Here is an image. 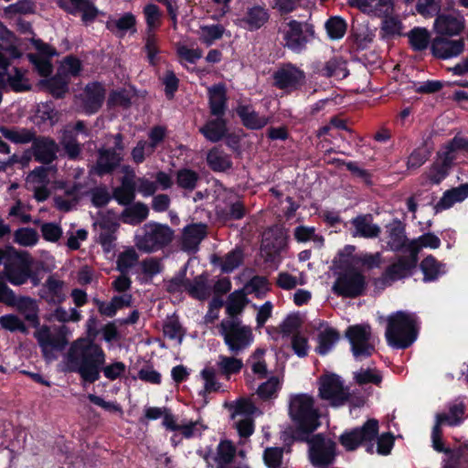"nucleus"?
<instances>
[{
  "instance_id": "obj_1",
  "label": "nucleus",
  "mask_w": 468,
  "mask_h": 468,
  "mask_svg": "<svg viewBox=\"0 0 468 468\" xmlns=\"http://www.w3.org/2000/svg\"><path fill=\"white\" fill-rule=\"evenodd\" d=\"M289 416L293 428L283 432L285 445H291L293 441H308L311 434L321 425V414L315 407L314 399L305 393L296 394L291 398Z\"/></svg>"
},
{
  "instance_id": "obj_2",
  "label": "nucleus",
  "mask_w": 468,
  "mask_h": 468,
  "mask_svg": "<svg viewBox=\"0 0 468 468\" xmlns=\"http://www.w3.org/2000/svg\"><path fill=\"white\" fill-rule=\"evenodd\" d=\"M379 424L376 419L367 420L362 426L345 431L338 438L339 443L347 451L353 452L364 447L369 454L388 455L394 447L395 436L392 432H385L378 436Z\"/></svg>"
},
{
  "instance_id": "obj_3",
  "label": "nucleus",
  "mask_w": 468,
  "mask_h": 468,
  "mask_svg": "<svg viewBox=\"0 0 468 468\" xmlns=\"http://www.w3.org/2000/svg\"><path fill=\"white\" fill-rule=\"evenodd\" d=\"M418 335L416 314L397 311L388 315L385 337L389 346L396 349H407L417 340Z\"/></svg>"
},
{
  "instance_id": "obj_4",
  "label": "nucleus",
  "mask_w": 468,
  "mask_h": 468,
  "mask_svg": "<svg viewBox=\"0 0 468 468\" xmlns=\"http://www.w3.org/2000/svg\"><path fill=\"white\" fill-rule=\"evenodd\" d=\"M409 255L398 256L396 261L386 267L381 275L373 280L377 289L384 290L394 282L411 277L418 266L419 248L415 242L408 244Z\"/></svg>"
},
{
  "instance_id": "obj_5",
  "label": "nucleus",
  "mask_w": 468,
  "mask_h": 468,
  "mask_svg": "<svg viewBox=\"0 0 468 468\" xmlns=\"http://www.w3.org/2000/svg\"><path fill=\"white\" fill-rule=\"evenodd\" d=\"M458 151L468 153V139L454 136L437 152L436 160L431 165L427 178L432 185H440L451 173L457 158Z\"/></svg>"
},
{
  "instance_id": "obj_6",
  "label": "nucleus",
  "mask_w": 468,
  "mask_h": 468,
  "mask_svg": "<svg viewBox=\"0 0 468 468\" xmlns=\"http://www.w3.org/2000/svg\"><path fill=\"white\" fill-rule=\"evenodd\" d=\"M97 325V317L90 316L86 323L87 336L78 338L71 343L66 356L67 366L80 359L86 363L92 364L91 362L96 361L95 358H102L103 349L96 343V338L99 335Z\"/></svg>"
},
{
  "instance_id": "obj_7",
  "label": "nucleus",
  "mask_w": 468,
  "mask_h": 468,
  "mask_svg": "<svg viewBox=\"0 0 468 468\" xmlns=\"http://www.w3.org/2000/svg\"><path fill=\"white\" fill-rule=\"evenodd\" d=\"M96 361L92 364L86 363L83 360H79L72 363L68 367L69 372L77 373L80 375L81 381L89 384H93L101 378V373L110 380H115L125 373L126 366L123 362L116 361L110 365L106 364V354L103 351L102 358H95Z\"/></svg>"
},
{
  "instance_id": "obj_8",
  "label": "nucleus",
  "mask_w": 468,
  "mask_h": 468,
  "mask_svg": "<svg viewBox=\"0 0 468 468\" xmlns=\"http://www.w3.org/2000/svg\"><path fill=\"white\" fill-rule=\"evenodd\" d=\"M218 332L229 351L233 355L244 351L253 341L250 327L242 325L239 319H223L218 325Z\"/></svg>"
},
{
  "instance_id": "obj_9",
  "label": "nucleus",
  "mask_w": 468,
  "mask_h": 468,
  "mask_svg": "<svg viewBox=\"0 0 468 468\" xmlns=\"http://www.w3.org/2000/svg\"><path fill=\"white\" fill-rule=\"evenodd\" d=\"M366 276L360 270L348 266L336 277L333 286V292L343 298L355 299L366 293Z\"/></svg>"
},
{
  "instance_id": "obj_10",
  "label": "nucleus",
  "mask_w": 468,
  "mask_h": 468,
  "mask_svg": "<svg viewBox=\"0 0 468 468\" xmlns=\"http://www.w3.org/2000/svg\"><path fill=\"white\" fill-rule=\"evenodd\" d=\"M11 253L10 260L4 263V275L6 281L12 285L20 286L33 279L34 284H37V279L33 278V261L30 254L16 249H12Z\"/></svg>"
},
{
  "instance_id": "obj_11",
  "label": "nucleus",
  "mask_w": 468,
  "mask_h": 468,
  "mask_svg": "<svg viewBox=\"0 0 468 468\" xmlns=\"http://www.w3.org/2000/svg\"><path fill=\"white\" fill-rule=\"evenodd\" d=\"M283 34L284 47L300 54L316 38L314 26L308 21L290 20Z\"/></svg>"
},
{
  "instance_id": "obj_12",
  "label": "nucleus",
  "mask_w": 468,
  "mask_h": 468,
  "mask_svg": "<svg viewBox=\"0 0 468 468\" xmlns=\"http://www.w3.org/2000/svg\"><path fill=\"white\" fill-rule=\"evenodd\" d=\"M144 236L137 246L141 250L151 253L168 246L174 239V230L165 224L151 221L144 225Z\"/></svg>"
},
{
  "instance_id": "obj_13",
  "label": "nucleus",
  "mask_w": 468,
  "mask_h": 468,
  "mask_svg": "<svg viewBox=\"0 0 468 468\" xmlns=\"http://www.w3.org/2000/svg\"><path fill=\"white\" fill-rule=\"evenodd\" d=\"M69 332L66 325H60L56 328L55 334H52L48 325H42L35 333V337L45 359H53L55 358L53 351L60 352L65 349L69 344Z\"/></svg>"
},
{
  "instance_id": "obj_14",
  "label": "nucleus",
  "mask_w": 468,
  "mask_h": 468,
  "mask_svg": "<svg viewBox=\"0 0 468 468\" xmlns=\"http://www.w3.org/2000/svg\"><path fill=\"white\" fill-rule=\"evenodd\" d=\"M318 395L333 408L346 404V388L341 378L335 373H325L318 378Z\"/></svg>"
},
{
  "instance_id": "obj_15",
  "label": "nucleus",
  "mask_w": 468,
  "mask_h": 468,
  "mask_svg": "<svg viewBox=\"0 0 468 468\" xmlns=\"http://www.w3.org/2000/svg\"><path fill=\"white\" fill-rule=\"evenodd\" d=\"M309 459L316 468H328L335 462L336 455V444L332 440H325L323 433H317L309 437Z\"/></svg>"
},
{
  "instance_id": "obj_16",
  "label": "nucleus",
  "mask_w": 468,
  "mask_h": 468,
  "mask_svg": "<svg viewBox=\"0 0 468 468\" xmlns=\"http://www.w3.org/2000/svg\"><path fill=\"white\" fill-rule=\"evenodd\" d=\"M346 337L351 345V351L356 359L369 357L375 352L374 345L370 344L371 327L369 324H354L347 327Z\"/></svg>"
},
{
  "instance_id": "obj_17",
  "label": "nucleus",
  "mask_w": 468,
  "mask_h": 468,
  "mask_svg": "<svg viewBox=\"0 0 468 468\" xmlns=\"http://www.w3.org/2000/svg\"><path fill=\"white\" fill-rule=\"evenodd\" d=\"M274 86L279 90H297L305 82V73L294 64L287 63L272 75Z\"/></svg>"
},
{
  "instance_id": "obj_18",
  "label": "nucleus",
  "mask_w": 468,
  "mask_h": 468,
  "mask_svg": "<svg viewBox=\"0 0 468 468\" xmlns=\"http://www.w3.org/2000/svg\"><path fill=\"white\" fill-rule=\"evenodd\" d=\"M464 49V40L449 39L447 36L438 35L431 40V53L438 59H447L457 57L463 53Z\"/></svg>"
},
{
  "instance_id": "obj_19",
  "label": "nucleus",
  "mask_w": 468,
  "mask_h": 468,
  "mask_svg": "<svg viewBox=\"0 0 468 468\" xmlns=\"http://www.w3.org/2000/svg\"><path fill=\"white\" fill-rule=\"evenodd\" d=\"M57 5L69 15L81 14L84 24L92 23L99 15V10L91 0H57Z\"/></svg>"
},
{
  "instance_id": "obj_20",
  "label": "nucleus",
  "mask_w": 468,
  "mask_h": 468,
  "mask_svg": "<svg viewBox=\"0 0 468 468\" xmlns=\"http://www.w3.org/2000/svg\"><path fill=\"white\" fill-rule=\"evenodd\" d=\"M106 90L99 81L88 83L83 90L81 106L87 115L95 114L101 108L105 100Z\"/></svg>"
},
{
  "instance_id": "obj_21",
  "label": "nucleus",
  "mask_w": 468,
  "mask_h": 468,
  "mask_svg": "<svg viewBox=\"0 0 468 468\" xmlns=\"http://www.w3.org/2000/svg\"><path fill=\"white\" fill-rule=\"evenodd\" d=\"M271 15L265 5H254L247 7L239 25L242 28L253 32L262 28L270 20Z\"/></svg>"
},
{
  "instance_id": "obj_22",
  "label": "nucleus",
  "mask_w": 468,
  "mask_h": 468,
  "mask_svg": "<svg viewBox=\"0 0 468 468\" xmlns=\"http://www.w3.org/2000/svg\"><path fill=\"white\" fill-rule=\"evenodd\" d=\"M286 241L281 230L270 229L262 239L261 251L265 261L273 262L285 247Z\"/></svg>"
},
{
  "instance_id": "obj_23",
  "label": "nucleus",
  "mask_w": 468,
  "mask_h": 468,
  "mask_svg": "<svg viewBox=\"0 0 468 468\" xmlns=\"http://www.w3.org/2000/svg\"><path fill=\"white\" fill-rule=\"evenodd\" d=\"M58 150V144L51 137L36 135L32 142L35 160L44 165H49L57 159Z\"/></svg>"
},
{
  "instance_id": "obj_24",
  "label": "nucleus",
  "mask_w": 468,
  "mask_h": 468,
  "mask_svg": "<svg viewBox=\"0 0 468 468\" xmlns=\"http://www.w3.org/2000/svg\"><path fill=\"white\" fill-rule=\"evenodd\" d=\"M65 282L50 275L39 290V297L48 304L60 305L66 301Z\"/></svg>"
},
{
  "instance_id": "obj_25",
  "label": "nucleus",
  "mask_w": 468,
  "mask_h": 468,
  "mask_svg": "<svg viewBox=\"0 0 468 468\" xmlns=\"http://www.w3.org/2000/svg\"><path fill=\"white\" fill-rule=\"evenodd\" d=\"M387 246L391 251H408V244L410 242L406 235L405 225L399 219L394 220L387 227Z\"/></svg>"
},
{
  "instance_id": "obj_26",
  "label": "nucleus",
  "mask_w": 468,
  "mask_h": 468,
  "mask_svg": "<svg viewBox=\"0 0 468 468\" xmlns=\"http://www.w3.org/2000/svg\"><path fill=\"white\" fill-rule=\"evenodd\" d=\"M208 108L212 116H225L228 109L227 88L224 83L207 88Z\"/></svg>"
},
{
  "instance_id": "obj_27",
  "label": "nucleus",
  "mask_w": 468,
  "mask_h": 468,
  "mask_svg": "<svg viewBox=\"0 0 468 468\" xmlns=\"http://www.w3.org/2000/svg\"><path fill=\"white\" fill-rule=\"evenodd\" d=\"M463 16L456 17L451 14H439L434 21V29L438 35L452 37L464 29Z\"/></svg>"
},
{
  "instance_id": "obj_28",
  "label": "nucleus",
  "mask_w": 468,
  "mask_h": 468,
  "mask_svg": "<svg viewBox=\"0 0 468 468\" xmlns=\"http://www.w3.org/2000/svg\"><path fill=\"white\" fill-rule=\"evenodd\" d=\"M122 161L121 154L115 152V149L101 147L98 150L96 172L101 176L112 174L119 167Z\"/></svg>"
},
{
  "instance_id": "obj_29",
  "label": "nucleus",
  "mask_w": 468,
  "mask_h": 468,
  "mask_svg": "<svg viewBox=\"0 0 468 468\" xmlns=\"http://www.w3.org/2000/svg\"><path fill=\"white\" fill-rule=\"evenodd\" d=\"M199 128V133L211 143H218L227 135L228 120L225 116H214Z\"/></svg>"
},
{
  "instance_id": "obj_30",
  "label": "nucleus",
  "mask_w": 468,
  "mask_h": 468,
  "mask_svg": "<svg viewBox=\"0 0 468 468\" xmlns=\"http://www.w3.org/2000/svg\"><path fill=\"white\" fill-rule=\"evenodd\" d=\"M235 112L244 127L249 130H261L265 127L269 119L265 116H261L250 104H239Z\"/></svg>"
},
{
  "instance_id": "obj_31",
  "label": "nucleus",
  "mask_w": 468,
  "mask_h": 468,
  "mask_svg": "<svg viewBox=\"0 0 468 468\" xmlns=\"http://www.w3.org/2000/svg\"><path fill=\"white\" fill-rule=\"evenodd\" d=\"M69 78L65 74L55 75L41 80L39 84L56 100H61L69 92Z\"/></svg>"
},
{
  "instance_id": "obj_32",
  "label": "nucleus",
  "mask_w": 468,
  "mask_h": 468,
  "mask_svg": "<svg viewBox=\"0 0 468 468\" xmlns=\"http://www.w3.org/2000/svg\"><path fill=\"white\" fill-rule=\"evenodd\" d=\"M247 213L248 209L244 202L239 199L226 202L224 207H219L216 210L218 219L223 224L240 220L245 218Z\"/></svg>"
},
{
  "instance_id": "obj_33",
  "label": "nucleus",
  "mask_w": 468,
  "mask_h": 468,
  "mask_svg": "<svg viewBox=\"0 0 468 468\" xmlns=\"http://www.w3.org/2000/svg\"><path fill=\"white\" fill-rule=\"evenodd\" d=\"M468 197V183L446 190L434 206L435 213L451 208L455 203L463 202Z\"/></svg>"
},
{
  "instance_id": "obj_34",
  "label": "nucleus",
  "mask_w": 468,
  "mask_h": 468,
  "mask_svg": "<svg viewBox=\"0 0 468 468\" xmlns=\"http://www.w3.org/2000/svg\"><path fill=\"white\" fill-rule=\"evenodd\" d=\"M207 236V225L203 223L189 224L183 229L182 247L185 250H196Z\"/></svg>"
},
{
  "instance_id": "obj_35",
  "label": "nucleus",
  "mask_w": 468,
  "mask_h": 468,
  "mask_svg": "<svg viewBox=\"0 0 468 468\" xmlns=\"http://www.w3.org/2000/svg\"><path fill=\"white\" fill-rule=\"evenodd\" d=\"M206 162L207 166L216 173L227 172L233 166L231 156L219 146H213L208 150Z\"/></svg>"
},
{
  "instance_id": "obj_36",
  "label": "nucleus",
  "mask_w": 468,
  "mask_h": 468,
  "mask_svg": "<svg viewBox=\"0 0 468 468\" xmlns=\"http://www.w3.org/2000/svg\"><path fill=\"white\" fill-rule=\"evenodd\" d=\"M316 73L325 78H335L337 80L346 79L349 75L346 61L340 57H333L321 68H317Z\"/></svg>"
},
{
  "instance_id": "obj_37",
  "label": "nucleus",
  "mask_w": 468,
  "mask_h": 468,
  "mask_svg": "<svg viewBox=\"0 0 468 468\" xmlns=\"http://www.w3.org/2000/svg\"><path fill=\"white\" fill-rule=\"evenodd\" d=\"M211 292L206 272L196 276L192 281L188 279L186 282V292L196 300H207L211 295Z\"/></svg>"
},
{
  "instance_id": "obj_38",
  "label": "nucleus",
  "mask_w": 468,
  "mask_h": 468,
  "mask_svg": "<svg viewBox=\"0 0 468 468\" xmlns=\"http://www.w3.org/2000/svg\"><path fill=\"white\" fill-rule=\"evenodd\" d=\"M132 177L128 176H122L121 186L113 189V198L122 206H128L133 202L136 193V184Z\"/></svg>"
},
{
  "instance_id": "obj_39",
  "label": "nucleus",
  "mask_w": 468,
  "mask_h": 468,
  "mask_svg": "<svg viewBox=\"0 0 468 468\" xmlns=\"http://www.w3.org/2000/svg\"><path fill=\"white\" fill-rule=\"evenodd\" d=\"M136 17L133 14L124 13L120 18L110 17L106 22V28L115 36L123 37L127 31H136Z\"/></svg>"
},
{
  "instance_id": "obj_40",
  "label": "nucleus",
  "mask_w": 468,
  "mask_h": 468,
  "mask_svg": "<svg viewBox=\"0 0 468 468\" xmlns=\"http://www.w3.org/2000/svg\"><path fill=\"white\" fill-rule=\"evenodd\" d=\"M149 215L148 207L142 202H136L133 205L124 208L121 214V220L124 224L137 226L144 222Z\"/></svg>"
},
{
  "instance_id": "obj_41",
  "label": "nucleus",
  "mask_w": 468,
  "mask_h": 468,
  "mask_svg": "<svg viewBox=\"0 0 468 468\" xmlns=\"http://www.w3.org/2000/svg\"><path fill=\"white\" fill-rule=\"evenodd\" d=\"M212 263L219 265L223 273H230L243 262V252L240 249H234L228 252L224 258L214 255Z\"/></svg>"
},
{
  "instance_id": "obj_42",
  "label": "nucleus",
  "mask_w": 468,
  "mask_h": 468,
  "mask_svg": "<svg viewBox=\"0 0 468 468\" xmlns=\"http://www.w3.org/2000/svg\"><path fill=\"white\" fill-rule=\"evenodd\" d=\"M407 36L411 49L416 52H421L431 45V34L425 27H415Z\"/></svg>"
},
{
  "instance_id": "obj_43",
  "label": "nucleus",
  "mask_w": 468,
  "mask_h": 468,
  "mask_svg": "<svg viewBox=\"0 0 468 468\" xmlns=\"http://www.w3.org/2000/svg\"><path fill=\"white\" fill-rule=\"evenodd\" d=\"M356 234L363 238H377L380 233V228L371 223L370 215H359L352 219Z\"/></svg>"
},
{
  "instance_id": "obj_44",
  "label": "nucleus",
  "mask_w": 468,
  "mask_h": 468,
  "mask_svg": "<svg viewBox=\"0 0 468 468\" xmlns=\"http://www.w3.org/2000/svg\"><path fill=\"white\" fill-rule=\"evenodd\" d=\"M339 339L340 334L335 328H325L324 331L318 334V346L315 348L316 353L320 356L327 355L332 350L334 346L339 341Z\"/></svg>"
},
{
  "instance_id": "obj_45",
  "label": "nucleus",
  "mask_w": 468,
  "mask_h": 468,
  "mask_svg": "<svg viewBox=\"0 0 468 468\" xmlns=\"http://www.w3.org/2000/svg\"><path fill=\"white\" fill-rule=\"evenodd\" d=\"M0 133L6 140L16 144L32 143L36 136L33 130L27 128L17 129L1 126Z\"/></svg>"
},
{
  "instance_id": "obj_46",
  "label": "nucleus",
  "mask_w": 468,
  "mask_h": 468,
  "mask_svg": "<svg viewBox=\"0 0 468 468\" xmlns=\"http://www.w3.org/2000/svg\"><path fill=\"white\" fill-rule=\"evenodd\" d=\"M444 265L437 261L432 255H428L420 263V268L423 272V282H431L442 275L444 271L441 268Z\"/></svg>"
},
{
  "instance_id": "obj_47",
  "label": "nucleus",
  "mask_w": 468,
  "mask_h": 468,
  "mask_svg": "<svg viewBox=\"0 0 468 468\" xmlns=\"http://www.w3.org/2000/svg\"><path fill=\"white\" fill-rule=\"evenodd\" d=\"M101 232L99 234L98 242L102 247L104 252H111L114 247L116 237L114 235L117 225L110 220H102L100 223Z\"/></svg>"
},
{
  "instance_id": "obj_48",
  "label": "nucleus",
  "mask_w": 468,
  "mask_h": 468,
  "mask_svg": "<svg viewBox=\"0 0 468 468\" xmlns=\"http://www.w3.org/2000/svg\"><path fill=\"white\" fill-rule=\"evenodd\" d=\"M247 303L248 299L246 297L244 290H236L233 292L229 293L228 296L226 303V313L232 319H239L237 316L242 313Z\"/></svg>"
},
{
  "instance_id": "obj_49",
  "label": "nucleus",
  "mask_w": 468,
  "mask_h": 468,
  "mask_svg": "<svg viewBox=\"0 0 468 468\" xmlns=\"http://www.w3.org/2000/svg\"><path fill=\"white\" fill-rule=\"evenodd\" d=\"M284 447H267L263 452V462L268 468H287V464L283 462V453L291 452L290 445Z\"/></svg>"
},
{
  "instance_id": "obj_50",
  "label": "nucleus",
  "mask_w": 468,
  "mask_h": 468,
  "mask_svg": "<svg viewBox=\"0 0 468 468\" xmlns=\"http://www.w3.org/2000/svg\"><path fill=\"white\" fill-rule=\"evenodd\" d=\"M199 180V174L191 168L184 167L176 171V182L177 186L187 192L195 190Z\"/></svg>"
},
{
  "instance_id": "obj_51",
  "label": "nucleus",
  "mask_w": 468,
  "mask_h": 468,
  "mask_svg": "<svg viewBox=\"0 0 468 468\" xmlns=\"http://www.w3.org/2000/svg\"><path fill=\"white\" fill-rule=\"evenodd\" d=\"M236 454L237 448L231 441H220L217 447V456L215 458L218 467H229V464L233 462Z\"/></svg>"
},
{
  "instance_id": "obj_52",
  "label": "nucleus",
  "mask_w": 468,
  "mask_h": 468,
  "mask_svg": "<svg viewBox=\"0 0 468 468\" xmlns=\"http://www.w3.org/2000/svg\"><path fill=\"white\" fill-rule=\"evenodd\" d=\"M465 406L463 403L453 404L449 408V413L437 414L436 420L439 423L447 424L452 427L459 426L464 419Z\"/></svg>"
},
{
  "instance_id": "obj_53",
  "label": "nucleus",
  "mask_w": 468,
  "mask_h": 468,
  "mask_svg": "<svg viewBox=\"0 0 468 468\" xmlns=\"http://www.w3.org/2000/svg\"><path fill=\"white\" fill-rule=\"evenodd\" d=\"M354 380L358 386L374 384L379 387L383 381L381 373L376 368H363L354 373Z\"/></svg>"
},
{
  "instance_id": "obj_54",
  "label": "nucleus",
  "mask_w": 468,
  "mask_h": 468,
  "mask_svg": "<svg viewBox=\"0 0 468 468\" xmlns=\"http://www.w3.org/2000/svg\"><path fill=\"white\" fill-rule=\"evenodd\" d=\"M328 37L332 40L342 38L347 29V24L341 16H331L324 24Z\"/></svg>"
},
{
  "instance_id": "obj_55",
  "label": "nucleus",
  "mask_w": 468,
  "mask_h": 468,
  "mask_svg": "<svg viewBox=\"0 0 468 468\" xmlns=\"http://www.w3.org/2000/svg\"><path fill=\"white\" fill-rule=\"evenodd\" d=\"M352 5L362 11H374L378 14H387L392 9L391 0H354Z\"/></svg>"
},
{
  "instance_id": "obj_56",
  "label": "nucleus",
  "mask_w": 468,
  "mask_h": 468,
  "mask_svg": "<svg viewBox=\"0 0 468 468\" xmlns=\"http://www.w3.org/2000/svg\"><path fill=\"white\" fill-rule=\"evenodd\" d=\"M144 40V50L146 53L148 62L154 66L157 64V55L160 53L159 37L155 32H145Z\"/></svg>"
},
{
  "instance_id": "obj_57",
  "label": "nucleus",
  "mask_w": 468,
  "mask_h": 468,
  "mask_svg": "<svg viewBox=\"0 0 468 468\" xmlns=\"http://www.w3.org/2000/svg\"><path fill=\"white\" fill-rule=\"evenodd\" d=\"M167 134V129L163 125L153 126L148 133V139L146 144L148 145V156L154 154L156 148L164 143Z\"/></svg>"
},
{
  "instance_id": "obj_58",
  "label": "nucleus",
  "mask_w": 468,
  "mask_h": 468,
  "mask_svg": "<svg viewBox=\"0 0 468 468\" xmlns=\"http://www.w3.org/2000/svg\"><path fill=\"white\" fill-rule=\"evenodd\" d=\"M38 234L32 228H19L14 233V242L24 247H32L38 241Z\"/></svg>"
},
{
  "instance_id": "obj_59",
  "label": "nucleus",
  "mask_w": 468,
  "mask_h": 468,
  "mask_svg": "<svg viewBox=\"0 0 468 468\" xmlns=\"http://www.w3.org/2000/svg\"><path fill=\"white\" fill-rule=\"evenodd\" d=\"M281 388L282 385L279 380V378L276 376H272L259 386L257 389V394L261 399L267 400L273 397H276Z\"/></svg>"
},
{
  "instance_id": "obj_60",
  "label": "nucleus",
  "mask_w": 468,
  "mask_h": 468,
  "mask_svg": "<svg viewBox=\"0 0 468 468\" xmlns=\"http://www.w3.org/2000/svg\"><path fill=\"white\" fill-rule=\"evenodd\" d=\"M431 151L424 145L414 149L407 160L408 170H416L423 165L430 158Z\"/></svg>"
},
{
  "instance_id": "obj_61",
  "label": "nucleus",
  "mask_w": 468,
  "mask_h": 468,
  "mask_svg": "<svg viewBox=\"0 0 468 468\" xmlns=\"http://www.w3.org/2000/svg\"><path fill=\"white\" fill-rule=\"evenodd\" d=\"M144 15L146 22L145 32H154L160 26L162 16L160 8L154 4H148L144 7Z\"/></svg>"
},
{
  "instance_id": "obj_62",
  "label": "nucleus",
  "mask_w": 468,
  "mask_h": 468,
  "mask_svg": "<svg viewBox=\"0 0 468 468\" xmlns=\"http://www.w3.org/2000/svg\"><path fill=\"white\" fill-rule=\"evenodd\" d=\"M218 365L223 375L229 376L239 373L243 367V362L241 359L234 356H220Z\"/></svg>"
},
{
  "instance_id": "obj_63",
  "label": "nucleus",
  "mask_w": 468,
  "mask_h": 468,
  "mask_svg": "<svg viewBox=\"0 0 468 468\" xmlns=\"http://www.w3.org/2000/svg\"><path fill=\"white\" fill-rule=\"evenodd\" d=\"M224 27L220 24L201 27L202 35L200 40L206 46H211L216 40L220 39L224 34Z\"/></svg>"
},
{
  "instance_id": "obj_64",
  "label": "nucleus",
  "mask_w": 468,
  "mask_h": 468,
  "mask_svg": "<svg viewBox=\"0 0 468 468\" xmlns=\"http://www.w3.org/2000/svg\"><path fill=\"white\" fill-rule=\"evenodd\" d=\"M89 193L92 206L97 208L104 207L113 198L112 195L110 194L104 186H95Z\"/></svg>"
}]
</instances>
